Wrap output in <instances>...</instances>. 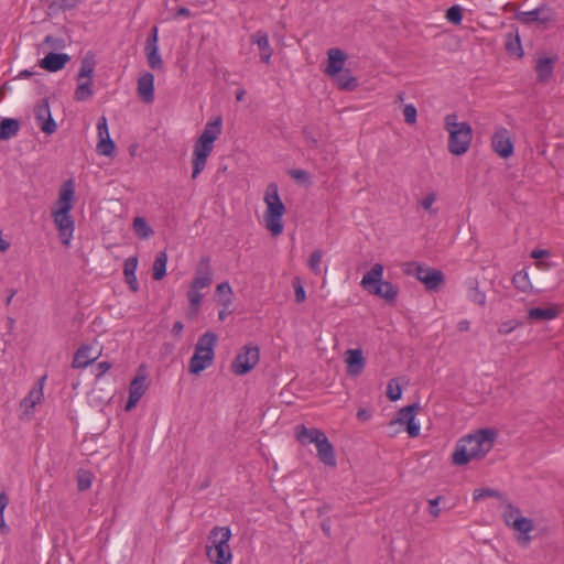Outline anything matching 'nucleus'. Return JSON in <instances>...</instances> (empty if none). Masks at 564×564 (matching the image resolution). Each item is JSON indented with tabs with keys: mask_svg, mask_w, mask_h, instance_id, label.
<instances>
[{
	"mask_svg": "<svg viewBox=\"0 0 564 564\" xmlns=\"http://www.w3.org/2000/svg\"><path fill=\"white\" fill-rule=\"evenodd\" d=\"M456 327L459 332H468L470 328V322L468 319H460Z\"/></svg>",
	"mask_w": 564,
	"mask_h": 564,
	"instance_id": "obj_57",
	"label": "nucleus"
},
{
	"mask_svg": "<svg viewBox=\"0 0 564 564\" xmlns=\"http://www.w3.org/2000/svg\"><path fill=\"white\" fill-rule=\"evenodd\" d=\"M223 120L217 117L213 121H208L202 134L196 140L192 154V178L198 177L206 166L207 159L213 152L214 142L221 133Z\"/></svg>",
	"mask_w": 564,
	"mask_h": 564,
	"instance_id": "obj_3",
	"label": "nucleus"
},
{
	"mask_svg": "<svg viewBox=\"0 0 564 564\" xmlns=\"http://www.w3.org/2000/svg\"><path fill=\"white\" fill-rule=\"evenodd\" d=\"M132 228L140 239H148L153 235L152 228L148 225L143 217H135L132 223Z\"/></svg>",
	"mask_w": 564,
	"mask_h": 564,
	"instance_id": "obj_34",
	"label": "nucleus"
},
{
	"mask_svg": "<svg viewBox=\"0 0 564 564\" xmlns=\"http://www.w3.org/2000/svg\"><path fill=\"white\" fill-rule=\"evenodd\" d=\"M250 42L258 46L261 62L270 64L273 48L270 45L268 33L263 30H258L251 34Z\"/></svg>",
	"mask_w": 564,
	"mask_h": 564,
	"instance_id": "obj_20",
	"label": "nucleus"
},
{
	"mask_svg": "<svg viewBox=\"0 0 564 564\" xmlns=\"http://www.w3.org/2000/svg\"><path fill=\"white\" fill-rule=\"evenodd\" d=\"M415 265V276L427 290H436L443 282V273L440 270L424 267L417 263Z\"/></svg>",
	"mask_w": 564,
	"mask_h": 564,
	"instance_id": "obj_16",
	"label": "nucleus"
},
{
	"mask_svg": "<svg viewBox=\"0 0 564 564\" xmlns=\"http://www.w3.org/2000/svg\"><path fill=\"white\" fill-rule=\"evenodd\" d=\"M519 325L518 322H514V321H507V322H503L499 325L498 327V333L501 334V335H508L510 334L511 332L514 330V328Z\"/></svg>",
	"mask_w": 564,
	"mask_h": 564,
	"instance_id": "obj_52",
	"label": "nucleus"
},
{
	"mask_svg": "<svg viewBox=\"0 0 564 564\" xmlns=\"http://www.w3.org/2000/svg\"><path fill=\"white\" fill-rule=\"evenodd\" d=\"M230 314V310L229 308H221L219 312H218V318L220 321H225L226 317Z\"/></svg>",
	"mask_w": 564,
	"mask_h": 564,
	"instance_id": "obj_63",
	"label": "nucleus"
},
{
	"mask_svg": "<svg viewBox=\"0 0 564 564\" xmlns=\"http://www.w3.org/2000/svg\"><path fill=\"white\" fill-rule=\"evenodd\" d=\"M260 350L256 345H245L231 362V371L237 376L250 372L259 362Z\"/></svg>",
	"mask_w": 564,
	"mask_h": 564,
	"instance_id": "obj_10",
	"label": "nucleus"
},
{
	"mask_svg": "<svg viewBox=\"0 0 564 564\" xmlns=\"http://www.w3.org/2000/svg\"><path fill=\"white\" fill-rule=\"evenodd\" d=\"M420 409L417 403L406 405L399 410L397 419L392 420L389 425L394 426L397 424L404 425L410 437H416L420 435L421 425L416 421V414Z\"/></svg>",
	"mask_w": 564,
	"mask_h": 564,
	"instance_id": "obj_11",
	"label": "nucleus"
},
{
	"mask_svg": "<svg viewBox=\"0 0 564 564\" xmlns=\"http://www.w3.org/2000/svg\"><path fill=\"white\" fill-rule=\"evenodd\" d=\"M323 259V251L315 250L308 259V268L314 274L321 273V263Z\"/></svg>",
	"mask_w": 564,
	"mask_h": 564,
	"instance_id": "obj_43",
	"label": "nucleus"
},
{
	"mask_svg": "<svg viewBox=\"0 0 564 564\" xmlns=\"http://www.w3.org/2000/svg\"><path fill=\"white\" fill-rule=\"evenodd\" d=\"M126 281H127V283L130 285V289H131L132 291H134V292H135V291L138 290V281H137V276H135V274H134V275H132V276H126Z\"/></svg>",
	"mask_w": 564,
	"mask_h": 564,
	"instance_id": "obj_59",
	"label": "nucleus"
},
{
	"mask_svg": "<svg viewBox=\"0 0 564 564\" xmlns=\"http://www.w3.org/2000/svg\"><path fill=\"white\" fill-rule=\"evenodd\" d=\"M145 380H147V377L144 375H141V376H137L135 378H133V380L130 382L129 398L124 405V410L127 412L134 409L137 406L138 402L143 397V394L147 390Z\"/></svg>",
	"mask_w": 564,
	"mask_h": 564,
	"instance_id": "obj_19",
	"label": "nucleus"
},
{
	"mask_svg": "<svg viewBox=\"0 0 564 564\" xmlns=\"http://www.w3.org/2000/svg\"><path fill=\"white\" fill-rule=\"evenodd\" d=\"M144 53L148 64L152 69H161L163 67V61L159 52V45H145Z\"/></svg>",
	"mask_w": 564,
	"mask_h": 564,
	"instance_id": "obj_33",
	"label": "nucleus"
},
{
	"mask_svg": "<svg viewBox=\"0 0 564 564\" xmlns=\"http://www.w3.org/2000/svg\"><path fill=\"white\" fill-rule=\"evenodd\" d=\"M292 176L295 178H303L305 176V172L302 170H296L292 173Z\"/></svg>",
	"mask_w": 564,
	"mask_h": 564,
	"instance_id": "obj_64",
	"label": "nucleus"
},
{
	"mask_svg": "<svg viewBox=\"0 0 564 564\" xmlns=\"http://www.w3.org/2000/svg\"><path fill=\"white\" fill-rule=\"evenodd\" d=\"M97 359V352L90 346H82L74 356L73 367L76 369L86 368Z\"/></svg>",
	"mask_w": 564,
	"mask_h": 564,
	"instance_id": "obj_24",
	"label": "nucleus"
},
{
	"mask_svg": "<svg viewBox=\"0 0 564 564\" xmlns=\"http://www.w3.org/2000/svg\"><path fill=\"white\" fill-rule=\"evenodd\" d=\"M467 299L480 306L486 304V294L480 291L475 283H471V285L468 288Z\"/></svg>",
	"mask_w": 564,
	"mask_h": 564,
	"instance_id": "obj_39",
	"label": "nucleus"
},
{
	"mask_svg": "<svg viewBox=\"0 0 564 564\" xmlns=\"http://www.w3.org/2000/svg\"><path fill=\"white\" fill-rule=\"evenodd\" d=\"M263 202L265 204L263 213L264 227L273 237H278L284 229L283 216L286 208L280 198L279 188L275 183H270L267 186Z\"/></svg>",
	"mask_w": 564,
	"mask_h": 564,
	"instance_id": "obj_4",
	"label": "nucleus"
},
{
	"mask_svg": "<svg viewBox=\"0 0 564 564\" xmlns=\"http://www.w3.org/2000/svg\"><path fill=\"white\" fill-rule=\"evenodd\" d=\"M436 200H437L436 192H430L419 202V205L421 208H423L429 214L436 215L438 209L433 207V205L435 204Z\"/></svg>",
	"mask_w": 564,
	"mask_h": 564,
	"instance_id": "obj_37",
	"label": "nucleus"
},
{
	"mask_svg": "<svg viewBox=\"0 0 564 564\" xmlns=\"http://www.w3.org/2000/svg\"><path fill=\"white\" fill-rule=\"evenodd\" d=\"M442 497H436L429 500V512L432 517L437 518L441 514V509L438 507Z\"/></svg>",
	"mask_w": 564,
	"mask_h": 564,
	"instance_id": "obj_53",
	"label": "nucleus"
},
{
	"mask_svg": "<svg viewBox=\"0 0 564 564\" xmlns=\"http://www.w3.org/2000/svg\"><path fill=\"white\" fill-rule=\"evenodd\" d=\"M176 17H185V18H188L191 17V11L189 9L185 8V7H181L177 11H176Z\"/></svg>",
	"mask_w": 564,
	"mask_h": 564,
	"instance_id": "obj_62",
	"label": "nucleus"
},
{
	"mask_svg": "<svg viewBox=\"0 0 564 564\" xmlns=\"http://www.w3.org/2000/svg\"><path fill=\"white\" fill-rule=\"evenodd\" d=\"M506 50L509 54L516 56V57H522L523 56V50L521 46L520 37L519 35H510L508 42L506 43Z\"/></svg>",
	"mask_w": 564,
	"mask_h": 564,
	"instance_id": "obj_38",
	"label": "nucleus"
},
{
	"mask_svg": "<svg viewBox=\"0 0 564 564\" xmlns=\"http://www.w3.org/2000/svg\"><path fill=\"white\" fill-rule=\"evenodd\" d=\"M554 69V61L549 57L540 58L535 65L538 80L545 83L552 76Z\"/></svg>",
	"mask_w": 564,
	"mask_h": 564,
	"instance_id": "obj_27",
	"label": "nucleus"
},
{
	"mask_svg": "<svg viewBox=\"0 0 564 564\" xmlns=\"http://www.w3.org/2000/svg\"><path fill=\"white\" fill-rule=\"evenodd\" d=\"M96 62L91 53H87L80 62L77 80L91 79L95 70Z\"/></svg>",
	"mask_w": 564,
	"mask_h": 564,
	"instance_id": "obj_28",
	"label": "nucleus"
},
{
	"mask_svg": "<svg viewBox=\"0 0 564 564\" xmlns=\"http://www.w3.org/2000/svg\"><path fill=\"white\" fill-rule=\"evenodd\" d=\"M166 264H167V253L165 251L159 252L154 259L153 268H152V276L155 281H160L165 276Z\"/></svg>",
	"mask_w": 564,
	"mask_h": 564,
	"instance_id": "obj_31",
	"label": "nucleus"
},
{
	"mask_svg": "<svg viewBox=\"0 0 564 564\" xmlns=\"http://www.w3.org/2000/svg\"><path fill=\"white\" fill-rule=\"evenodd\" d=\"M293 289H294L295 302L296 303L304 302L306 299V293H305V289H304L303 283L300 278H294Z\"/></svg>",
	"mask_w": 564,
	"mask_h": 564,
	"instance_id": "obj_47",
	"label": "nucleus"
},
{
	"mask_svg": "<svg viewBox=\"0 0 564 564\" xmlns=\"http://www.w3.org/2000/svg\"><path fill=\"white\" fill-rule=\"evenodd\" d=\"M9 505V497L4 491L0 492V532L2 534L8 533L9 528L4 520V510Z\"/></svg>",
	"mask_w": 564,
	"mask_h": 564,
	"instance_id": "obj_41",
	"label": "nucleus"
},
{
	"mask_svg": "<svg viewBox=\"0 0 564 564\" xmlns=\"http://www.w3.org/2000/svg\"><path fill=\"white\" fill-rule=\"evenodd\" d=\"M213 282V270L210 267V259L208 257L200 258L196 269L194 279L189 286L194 289H206Z\"/></svg>",
	"mask_w": 564,
	"mask_h": 564,
	"instance_id": "obj_15",
	"label": "nucleus"
},
{
	"mask_svg": "<svg viewBox=\"0 0 564 564\" xmlns=\"http://www.w3.org/2000/svg\"><path fill=\"white\" fill-rule=\"evenodd\" d=\"M231 530L228 527H215L208 536L206 554L214 564H230L232 554L229 546Z\"/></svg>",
	"mask_w": 564,
	"mask_h": 564,
	"instance_id": "obj_7",
	"label": "nucleus"
},
{
	"mask_svg": "<svg viewBox=\"0 0 564 564\" xmlns=\"http://www.w3.org/2000/svg\"><path fill=\"white\" fill-rule=\"evenodd\" d=\"M137 268H138V258L137 257L127 258L123 263L124 278L134 275Z\"/></svg>",
	"mask_w": 564,
	"mask_h": 564,
	"instance_id": "obj_48",
	"label": "nucleus"
},
{
	"mask_svg": "<svg viewBox=\"0 0 564 564\" xmlns=\"http://www.w3.org/2000/svg\"><path fill=\"white\" fill-rule=\"evenodd\" d=\"M557 316L554 307H534L529 310L528 317L532 321H551Z\"/></svg>",
	"mask_w": 564,
	"mask_h": 564,
	"instance_id": "obj_32",
	"label": "nucleus"
},
{
	"mask_svg": "<svg viewBox=\"0 0 564 564\" xmlns=\"http://www.w3.org/2000/svg\"><path fill=\"white\" fill-rule=\"evenodd\" d=\"M512 282L514 286L522 292H525L531 289V282L527 270H521L517 272L512 278Z\"/></svg>",
	"mask_w": 564,
	"mask_h": 564,
	"instance_id": "obj_36",
	"label": "nucleus"
},
{
	"mask_svg": "<svg viewBox=\"0 0 564 564\" xmlns=\"http://www.w3.org/2000/svg\"><path fill=\"white\" fill-rule=\"evenodd\" d=\"M111 368V364L108 361H100L96 366V377L100 378Z\"/></svg>",
	"mask_w": 564,
	"mask_h": 564,
	"instance_id": "obj_54",
	"label": "nucleus"
},
{
	"mask_svg": "<svg viewBox=\"0 0 564 564\" xmlns=\"http://www.w3.org/2000/svg\"><path fill=\"white\" fill-rule=\"evenodd\" d=\"M70 59L69 55L65 53H48L45 57H43L39 65L43 69L48 72H58L65 67L66 63Z\"/></svg>",
	"mask_w": 564,
	"mask_h": 564,
	"instance_id": "obj_23",
	"label": "nucleus"
},
{
	"mask_svg": "<svg viewBox=\"0 0 564 564\" xmlns=\"http://www.w3.org/2000/svg\"><path fill=\"white\" fill-rule=\"evenodd\" d=\"M370 413L369 411H367L366 409H360L358 412H357V419L360 420V421H368L370 419Z\"/></svg>",
	"mask_w": 564,
	"mask_h": 564,
	"instance_id": "obj_60",
	"label": "nucleus"
},
{
	"mask_svg": "<svg viewBox=\"0 0 564 564\" xmlns=\"http://www.w3.org/2000/svg\"><path fill=\"white\" fill-rule=\"evenodd\" d=\"M46 376L42 377L36 384L20 402L21 419L31 420L34 415V409L44 398V384Z\"/></svg>",
	"mask_w": 564,
	"mask_h": 564,
	"instance_id": "obj_12",
	"label": "nucleus"
},
{
	"mask_svg": "<svg viewBox=\"0 0 564 564\" xmlns=\"http://www.w3.org/2000/svg\"><path fill=\"white\" fill-rule=\"evenodd\" d=\"M445 17L448 22L456 25L460 24L463 20L462 8L459 6H453L448 8Z\"/></svg>",
	"mask_w": 564,
	"mask_h": 564,
	"instance_id": "obj_45",
	"label": "nucleus"
},
{
	"mask_svg": "<svg viewBox=\"0 0 564 564\" xmlns=\"http://www.w3.org/2000/svg\"><path fill=\"white\" fill-rule=\"evenodd\" d=\"M492 151L501 159H509L514 151L511 132L505 127H497L490 140Z\"/></svg>",
	"mask_w": 564,
	"mask_h": 564,
	"instance_id": "obj_13",
	"label": "nucleus"
},
{
	"mask_svg": "<svg viewBox=\"0 0 564 564\" xmlns=\"http://www.w3.org/2000/svg\"><path fill=\"white\" fill-rule=\"evenodd\" d=\"M35 119L40 129L46 133L52 134L56 131V122L53 119L46 100L41 101L34 109Z\"/></svg>",
	"mask_w": 564,
	"mask_h": 564,
	"instance_id": "obj_17",
	"label": "nucleus"
},
{
	"mask_svg": "<svg viewBox=\"0 0 564 564\" xmlns=\"http://www.w3.org/2000/svg\"><path fill=\"white\" fill-rule=\"evenodd\" d=\"M98 142L96 145L97 152L100 155L111 156L115 153L116 144L110 138L107 118L101 116L97 122Z\"/></svg>",
	"mask_w": 564,
	"mask_h": 564,
	"instance_id": "obj_14",
	"label": "nucleus"
},
{
	"mask_svg": "<svg viewBox=\"0 0 564 564\" xmlns=\"http://www.w3.org/2000/svg\"><path fill=\"white\" fill-rule=\"evenodd\" d=\"M78 85L74 94V98L77 101H84L91 97V79L77 80Z\"/></svg>",
	"mask_w": 564,
	"mask_h": 564,
	"instance_id": "obj_35",
	"label": "nucleus"
},
{
	"mask_svg": "<svg viewBox=\"0 0 564 564\" xmlns=\"http://www.w3.org/2000/svg\"><path fill=\"white\" fill-rule=\"evenodd\" d=\"M184 328V325L181 321H177L173 324V327H172V333L174 336H180L182 330Z\"/></svg>",
	"mask_w": 564,
	"mask_h": 564,
	"instance_id": "obj_58",
	"label": "nucleus"
},
{
	"mask_svg": "<svg viewBox=\"0 0 564 564\" xmlns=\"http://www.w3.org/2000/svg\"><path fill=\"white\" fill-rule=\"evenodd\" d=\"M550 253L547 250H544V249H535L531 252V257L533 259H541V258H546L549 257Z\"/></svg>",
	"mask_w": 564,
	"mask_h": 564,
	"instance_id": "obj_56",
	"label": "nucleus"
},
{
	"mask_svg": "<svg viewBox=\"0 0 564 564\" xmlns=\"http://www.w3.org/2000/svg\"><path fill=\"white\" fill-rule=\"evenodd\" d=\"M336 86L339 89L343 90H355L358 86V80L356 77L350 75V72L348 69H344L343 72L338 73L335 77H330Z\"/></svg>",
	"mask_w": 564,
	"mask_h": 564,
	"instance_id": "obj_26",
	"label": "nucleus"
},
{
	"mask_svg": "<svg viewBox=\"0 0 564 564\" xmlns=\"http://www.w3.org/2000/svg\"><path fill=\"white\" fill-rule=\"evenodd\" d=\"M502 517L506 524L512 528L514 521L521 518V512L517 507L508 503L503 510Z\"/></svg>",
	"mask_w": 564,
	"mask_h": 564,
	"instance_id": "obj_40",
	"label": "nucleus"
},
{
	"mask_svg": "<svg viewBox=\"0 0 564 564\" xmlns=\"http://www.w3.org/2000/svg\"><path fill=\"white\" fill-rule=\"evenodd\" d=\"M402 389L397 379H391L387 384V397L391 401H398L401 399Z\"/></svg>",
	"mask_w": 564,
	"mask_h": 564,
	"instance_id": "obj_42",
	"label": "nucleus"
},
{
	"mask_svg": "<svg viewBox=\"0 0 564 564\" xmlns=\"http://www.w3.org/2000/svg\"><path fill=\"white\" fill-rule=\"evenodd\" d=\"M540 12H541V9L535 8L531 11H523V12L518 13L517 18L522 23H532L535 21H540Z\"/></svg>",
	"mask_w": 564,
	"mask_h": 564,
	"instance_id": "obj_44",
	"label": "nucleus"
},
{
	"mask_svg": "<svg viewBox=\"0 0 564 564\" xmlns=\"http://www.w3.org/2000/svg\"><path fill=\"white\" fill-rule=\"evenodd\" d=\"M10 248V242L6 240L0 231V251L6 252Z\"/></svg>",
	"mask_w": 564,
	"mask_h": 564,
	"instance_id": "obj_61",
	"label": "nucleus"
},
{
	"mask_svg": "<svg viewBox=\"0 0 564 564\" xmlns=\"http://www.w3.org/2000/svg\"><path fill=\"white\" fill-rule=\"evenodd\" d=\"M74 202L75 182L73 178H69L62 184L58 191V198L51 209V216L61 242L66 247L70 245L75 231V220L72 216Z\"/></svg>",
	"mask_w": 564,
	"mask_h": 564,
	"instance_id": "obj_1",
	"label": "nucleus"
},
{
	"mask_svg": "<svg viewBox=\"0 0 564 564\" xmlns=\"http://www.w3.org/2000/svg\"><path fill=\"white\" fill-rule=\"evenodd\" d=\"M511 529L520 533L519 541L527 544L530 541L529 533L533 530V523L529 518L521 516V518L514 521Z\"/></svg>",
	"mask_w": 564,
	"mask_h": 564,
	"instance_id": "obj_29",
	"label": "nucleus"
},
{
	"mask_svg": "<svg viewBox=\"0 0 564 564\" xmlns=\"http://www.w3.org/2000/svg\"><path fill=\"white\" fill-rule=\"evenodd\" d=\"M346 59L347 55L343 50L338 47L329 48L327 51V65L324 73L329 77H335L344 70Z\"/></svg>",
	"mask_w": 564,
	"mask_h": 564,
	"instance_id": "obj_18",
	"label": "nucleus"
},
{
	"mask_svg": "<svg viewBox=\"0 0 564 564\" xmlns=\"http://www.w3.org/2000/svg\"><path fill=\"white\" fill-rule=\"evenodd\" d=\"M187 299H188V302H189L192 308L194 311H197L202 303V299H203V295L200 294V290L189 286V290L187 292Z\"/></svg>",
	"mask_w": 564,
	"mask_h": 564,
	"instance_id": "obj_46",
	"label": "nucleus"
},
{
	"mask_svg": "<svg viewBox=\"0 0 564 564\" xmlns=\"http://www.w3.org/2000/svg\"><path fill=\"white\" fill-rule=\"evenodd\" d=\"M345 362L347 365V372L349 376H359L366 365L361 349H348L345 354Z\"/></svg>",
	"mask_w": 564,
	"mask_h": 564,
	"instance_id": "obj_22",
	"label": "nucleus"
},
{
	"mask_svg": "<svg viewBox=\"0 0 564 564\" xmlns=\"http://www.w3.org/2000/svg\"><path fill=\"white\" fill-rule=\"evenodd\" d=\"M234 292L228 282H221L216 286L215 300L224 308H230Z\"/></svg>",
	"mask_w": 564,
	"mask_h": 564,
	"instance_id": "obj_25",
	"label": "nucleus"
},
{
	"mask_svg": "<svg viewBox=\"0 0 564 564\" xmlns=\"http://www.w3.org/2000/svg\"><path fill=\"white\" fill-rule=\"evenodd\" d=\"M19 121L12 118H4L0 121V140H9L19 132Z\"/></svg>",
	"mask_w": 564,
	"mask_h": 564,
	"instance_id": "obj_30",
	"label": "nucleus"
},
{
	"mask_svg": "<svg viewBox=\"0 0 564 564\" xmlns=\"http://www.w3.org/2000/svg\"><path fill=\"white\" fill-rule=\"evenodd\" d=\"M384 268L380 263H376L362 276L360 285L378 297L384 299L388 302H393L398 296L397 288L388 281H383Z\"/></svg>",
	"mask_w": 564,
	"mask_h": 564,
	"instance_id": "obj_9",
	"label": "nucleus"
},
{
	"mask_svg": "<svg viewBox=\"0 0 564 564\" xmlns=\"http://www.w3.org/2000/svg\"><path fill=\"white\" fill-rule=\"evenodd\" d=\"M159 41V29L158 26H153L151 30V34L148 36L145 41V45H158Z\"/></svg>",
	"mask_w": 564,
	"mask_h": 564,
	"instance_id": "obj_55",
	"label": "nucleus"
},
{
	"mask_svg": "<svg viewBox=\"0 0 564 564\" xmlns=\"http://www.w3.org/2000/svg\"><path fill=\"white\" fill-rule=\"evenodd\" d=\"M497 438L494 429H480L458 440L452 455L454 465L464 466L471 460L484 458L492 448Z\"/></svg>",
	"mask_w": 564,
	"mask_h": 564,
	"instance_id": "obj_2",
	"label": "nucleus"
},
{
	"mask_svg": "<svg viewBox=\"0 0 564 564\" xmlns=\"http://www.w3.org/2000/svg\"><path fill=\"white\" fill-rule=\"evenodd\" d=\"M296 438L300 443L314 444L317 449V456L326 466H336V456L334 447L325 433L318 429H307L304 425L296 427Z\"/></svg>",
	"mask_w": 564,
	"mask_h": 564,
	"instance_id": "obj_6",
	"label": "nucleus"
},
{
	"mask_svg": "<svg viewBox=\"0 0 564 564\" xmlns=\"http://www.w3.org/2000/svg\"><path fill=\"white\" fill-rule=\"evenodd\" d=\"M138 96L145 104H152L154 100V76L145 72L138 79Z\"/></svg>",
	"mask_w": 564,
	"mask_h": 564,
	"instance_id": "obj_21",
	"label": "nucleus"
},
{
	"mask_svg": "<svg viewBox=\"0 0 564 564\" xmlns=\"http://www.w3.org/2000/svg\"><path fill=\"white\" fill-rule=\"evenodd\" d=\"M216 345L217 335L213 332H206L198 338L188 364V370L192 375H199L212 366Z\"/></svg>",
	"mask_w": 564,
	"mask_h": 564,
	"instance_id": "obj_8",
	"label": "nucleus"
},
{
	"mask_svg": "<svg viewBox=\"0 0 564 564\" xmlns=\"http://www.w3.org/2000/svg\"><path fill=\"white\" fill-rule=\"evenodd\" d=\"M93 485V476L90 473H80L77 477V486L80 491L87 490Z\"/></svg>",
	"mask_w": 564,
	"mask_h": 564,
	"instance_id": "obj_49",
	"label": "nucleus"
},
{
	"mask_svg": "<svg viewBox=\"0 0 564 564\" xmlns=\"http://www.w3.org/2000/svg\"><path fill=\"white\" fill-rule=\"evenodd\" d=\"M500 494L497 490L489 488H480L476 489L473 494V499L475 501L481 500L484 497H499Z\"/></svg>",
	"mask_w": 564,
	"mask_h": 564,
	"instance_id": "obj_51",
	"label": "nucleus"
},
{
	"mask_svg": "<svg viewBox=\"0 0 564 564\" xmlns=\"http://www.w3.org/2000/svg\"><path fill=\"white\" fill-rule=\"evenodd\" d=\"M403 116H404V120L406 123L414 124L416 122V117H417V111H416V108L414 107V105H412V104L405 105V107L403 109Z\"/></svg>",
	"mask_w": 564,
	"mask_h": 564,
	"instance_id": "obj_50",
	"label": "nucleus"
},
{
	"mask_svg": "<svg viewBox=\"0 0 564 564\" xmlns=\"http://www.w3.org/2000/svg\"><path fill=\"white\" fill-rule=\"evenodd\" d=\"M456 113H449L444 119V128L448 132V151L454 155L465 154L473 140V129L467 122H458Z\"/></svg>",
	"mask_w": 564,
	"mask_h": 564,
	"instance_id": "obj_5",
	"label": "nucleus"
}]
</instances>
